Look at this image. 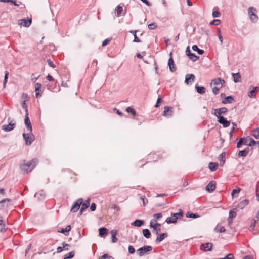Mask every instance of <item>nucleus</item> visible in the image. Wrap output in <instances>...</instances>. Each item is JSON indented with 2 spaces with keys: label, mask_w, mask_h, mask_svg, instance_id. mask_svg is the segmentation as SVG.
<instances>
[{
  "label": "nucleus",
  "mask_w": 259,
  "mask_h": 259,
  "mask_svg": "<svg viewBox=\"0 0 259 259\" xmlns=\"http://www.w3.org/2000/svg\"><path fill=\"white\" fill-rule=\"evenodd\" d=\"M218 37H219V40L221 42V44L222 45L223 43V38L221 34V30L220 29H219L218 30Z\"/></svg>",
  "instance_id": "obj_51"
},
{
  "label": "nucleus",
  "mask_w": 259,
  "mask_h": 259,
  "mask_svg": "<svg viewBox=\"0 0 259 259\" xmlns=\"http://www.w3.org/2000/svg\"><path fill=\"white\" fill-rule=\"evenodd\" d=\"M192 49L195 51H197L200 55H202L204 53V50L199 49L198 46L196 45L192 46Z\"/></svg>",
  "instance_id": "obj_40"
},
{
  "label": "nucleus",
  "mask_w": 259,
  "mask_h": 259,
  "mask_svg": "<svg viewBox=\"0 0 259 259\" xmlns=\"http://www.w3.org/2000/svg\"><path fill=\"white\" fill-rule=\"evenodd\" d=\"M24 122L27 130L28 132H32V127L28 117V113L25 114Z\"/></svg>",
  "instance_id": "obj_11"
},
{
  "label": "nucleus",
  "mask_w": 259,
  "mask_h": 259,
  "mask_svg": "<svg viewBox=\"0 0 259 259\" xmlns=\"http://www.w3.org/2000/svg\"><path fill=\"white\" fill-rule=\"evenodd\" d=\"M220 15L221 14L218 11H213L212 12V16L213 18L219 17Z\"/></svg>",
  "instance_id": "obj_52"
},
{
  "label": "nucleus",
  "mask_w": 259,
  "mask_h": 259,
  "mask_svg": "<svg viewBox=\"0 0 259 259\" xmlns=\"http://www.w3.org/2000/svg\"><path fill=\"white\" fill-rule=\"evenodd\" d=\"M22 107L25 109L26 113H28V109H27V106L26 104V101H23L22 103Z\"/></svg>",
  "instance_id": "obj_53"
},
{
  "label": "nucleus",
  "mask_w": 259,
  "mask_h": 259,
  "mask_svg": "<svg viewBox=\"0 0 259 259\" xmlns=\"http://www.w3.org/2000/svg\"><path fill=\"white\" fill-rule=\"evenodd\" d=\"M108 230L105 227H102L99 229V235L101 237H105L107 234Z\"/></svg>",
  "instance_id": "obj_22"
},
{
  "label": "nucleus",
  "mask_w": 259,
  "mask_h": 259,
  "mask_svg": "<svg viewBox=\"0 0 259 259\" xmlns=\"http://www.w3.org/2000/svg\"><path fill=\"white\" fill-rule=\"evenodd\" d=\"M90 199L88 198L84 203L82 202L81 208L82 211H84L90 205Z\"/></svg>",
  "instance_id": "obj_31"
},
{
  "label": "nucleus",
  "mask_w": 259,
  "mask_h": 259,
  "mask_svg": "<svg viewBox=\"0 0 259 259\" xmlns=\"http://www.w3.org/2000/svg\"><path fill=\"white\" fill-rule=\"evenodd\" d=\"M83 200L82 198H79L77 199L76 202L74 203V205L72 207L71 209V212L72 213H74L77 212L79 209L80 205L82 203Z\"/></svg>",
  "instance_id": "obj_8"
},
{
  "label": "nucleus",
  "mask_w": 259,
  "mask_h": 259,
  "mask_svg": "<svg viewBox=\"0 0 259 259\" xmlns=\"http://www.w3.org/2000/svg\"><path fill=\"white\" fill-rule=\"evenodd\" d=\"M15 125H16L15 123H12V122H10L7 125H3L2 126V128L5 132H10V131L13 130L15 128Z\"/></svg>",
  "instance_id": "obj_14"
},
{
  "label": "nucleus",
  "mask_w": 259,
  "mask_h": 259,
  "mask_svg": "<svg viewBox=\"0 0 259 259\" xmlns=\"http://www.w3.org/2000/svg\"><path fill=\"white\" fill-rule=\"evenodd\" d=\"M126 111L128 113H131L134 116H135L136 115V112L135 110L131 107H127L126 109Z\"/></svg>",
  "instance_id": "obj_42"
},
{
  "label": "nucleus",
  "mask_w": 259,
  "mask_h": 259,
  "mask_svg": "<svg viewBox=\"0 0 259 259\" xmlns=\"http://www.w3.org/2000/svg\"><path fill=\"white\" fill-rule=\"evenodd\" d=\"M32 19L30 18L29 19L26 20L25 19H20L18 21V25L20 26H22L25 27H28L31 24Z\"/></svg>",
  "instance_id": "obj_9"
},
{
  "label": "nucleus",
  "mask_w": 259,
  "mask_h": 259,
  "mask_svg": "<svg viewBox=\"0 0 259 259\" xmlns=\"http://www.w3.org/2000/svg\"><path fill=\"white\" fill-rule=\"evenodd\" d=\"M197 92L201 94H203L205 92V88L202 86H198L196 85L195 86Z\"/></svg>",
  "instance_id": "obj_34"
},
{
  "label": "nucleus",
  "mask_w": 259,
  "mask_h": 259,
  "mask_svg": "<svg viewBox=\"0 0 259 259\" xmlns=\"http://www.w3.org/2000/svg\"><path fill=\"white\" fill-rule=\"evenodd\" d=\"M111 38H107L102 42V46L104 47V46H106L107 44H108L111 41Z\"/></svg>",
  "instance_id": "obj_57"
},
{
  "label": "nucleus",
  "mask_w": 259,
  "mask_h": 259,
  "mask_svg": "<svg viewBox=\"0 0 259 259\" xmlns=\"http://www.w3.org/2000/svg\"><path fill=\"white\" fill-rule=\"evenodd\" d=\"M158 236L156 239V242L157 243H159L162 241L165 238L167 237L168 235L167 233H162L160 234H158Z\"/></svg>",
  "instance_id": "obj_23"
},
{
  "label": "nucleus",
  "mask_w": 259,
  "mask_h": 259,
  "mask_svg": "<svg viewBox=\"0 0 259 259\" xmlns=\"http://www.w3.org/2000/svg\"><path fill=\"white\" fill-rule=\"evenodd\" d=\"M186 217L187 218H197L199 217V215L198 213H193L191 211H188L187 212L186 214Z\"/></svg>",
  "instance_id": "obj_36"
},
{
  "label": "nucleus",
  "mask_w": 259,
  "mask_h": 259,
  "mask_svg": "<svg viewBox=\"0 0 259 259\" xmlns=\"http://www.w3.org/2000/svg\"><path fill=\"white\" fill-rule=\"evenodd\" d=\"M71 228L70 225H68L66 226L65 228H61L60 229H59L58 230V232L59 233H63L65 234L66 236H67L68 235V233L70 231Z\"/></svg>",
  "instance_id": "obj_20"
},
{
  "label": "nucleus",
  "mask_w": 259,
  "mask_h": 259,
  "mask_svg": "<svg viewBox=\"0 0 259 259\" xmlns=\"http://www.w3.org/2000/svg\"><path fill=\"white\" fill-rule=\"evenodd\" d=\"M220 23V21L218 19H214L213 21H212L210 24L212 25H218Z\"/></svg>",
  "instance_id": "obj_50"
},
{
  "label": "nucleus",
  "mask_w": 259,
  "mask_h": 259,
  "mask_svg": "<svg viewBox=\"0 0 259 259\" xmlns=\"http://www.w3.org/2000/svg\"><path fill=\"white\" fill-rule=\"evenodd\" d=\"M172 107L165 106L162 115L164 116H169L172 115Z\"/></svg>",
  "instance_id": "obj_18"
},
{
  "label": "nucleus",
  "mask_w": 259,
  "mask_h": 259,
  "mask_svg": "<svg viewBox=\"0 0 259 259\" xmlns=\"http://www.w3.org/2000/svg\"><path fill=\"white\" fill-rule=\"evenodd\" d=\"M241 189L240 188H237V189H233L232 192V193H231V195L233 197H236L235 194H238L240 191Z\"/></svg>",
  "instance_id": "obj_48"
},
{
  "label": "nucleus",
  "mask_w": 259,
  "mask_h": 259,
  "mask_svg": "<svg viewBox=\"0 0 259 259\" xmlns=\"http://www.w3.org/2000/svg\"><path fill=\"white\" fill-rule=\"evenodd\" d=\"M220 259H234V256L232 254L229 253L223 258H220Z\"/></svg>",
  "instance_id": "obj_58"
},
{
  "label": "nucleus",
  "mask_w": 259,
  "mask_h": 259,
  "mask_svg": "<svg viewBox=\"0 0 259 259\" xmlns=\"http://www.w3.org/2000/svg\"><path fill=\"white\" fill-rule=\"evenodd\" d=\"M162 217V214L161 213L154 214L153 215V217L155 219H160Z\"/></svg>",
  "instance_id": "obj_62"
},
{
  "label": "nucleus",
  "mask_w": 259,
  "mask_h": 259,
  "mask_svg": "<svg viewBox=\"0 0 259 259\" xmlns=\"http://www.w3.org/2000/svg\"><path fill=\"white\" fill-rule=\"evenodd\" d=\"M111 234L112 236V242L113 243L117 242L118 240L116 237L117 231L115 230H112L111 231Z\"/></svg>",
  "instance_id": "obj_32"
},
{
  "label": "nucleus",
  "mask_w": 259,
  "mask_h": 259,
  "mask_svg": "<svg viewBox=\"0 0 259 259\" xmlns=\"http://www.w3.org/2000/svg\"><path fill=\"white\" fill-rule=\"evenodd\" d=\"M157 26L156 23H152L148 25V28L150 30H154L157 28Z\"/></svg>",
  "instance_id": "obj_49"
},
{
  "label": "nucleus",
  "mask_w": 259,
  "mask_h": 259,
  "mask_svg": "<svg viewBox=\"0 0 259 259\" xmlns=\"http://www.w3.org/2000/svg\"><path fill=\"white\" fill-rule=\"evenodd\" d=\"M249 139L250 140V142L248 143L247 142H245L244 143L245 145H247L249 146H252L255 145L257 143L259 144V141H255L252 138H249Z\"/></svg>",
  "instance_id": "obj_35"
},
{
  "label": "nucleus",
  "mask_w": 259,
  "mask_h": 259,
  "mask_svg": "<svg viewBox=\"0 0 259 259\" xmlns=\"http://www.w3.org/2000/svg\"><path fill=\"white\" fill-rule=\"evenodd\" d=\"M252 136L256 139L259 138V128L252 131Z\"/></svg>",
  "instance_id": "obj_44"
},
{
  "label": "nucleus",
  "mask_w": 259,
  "mask_h": 259,
  "mask_svg": "<svg viewBox=\"0 0 259 259\" xmlns=\"http://www.w3.org/2000/svg\"><path fill=\"white\" fill-rule=\"evenodd\" d=\"M116 10L117 12V15L119 16L121 15V12L123 10L122 7L120 5H118L116 8Z\"/></svg>",
  "instance_id": "obj_45"
},
{
  "label": "nucleus",
  "mask_w": 259,
  "mask_h": 259,
  "mask_svg": "<svg viewBox=\"0 0 259 259\" xmlns=\"http://www.w3.org/2000/svg\"><path fill=\"white\" fill-rule=\"evenodd\" d=\"M236 216V212L234 210H230L229 211V215L228 218H230V219H233Z\"/></svg>",
  "instance_id": "obj_47"
},
{
  "label": "nucleus",
  "mask_w": 259,
  "mask_h": 259,
  "mask_svg": "<svg viewBox=\"0 0 259 259\" xmlns=\"http://www.w3.org/2000/svg\"><path fill=\"white\" fill-rule=\"evenodd\" d=\"M152 250V247L151 246H144L139 248L137 252L140 256H143L145 254Z\"/></svg>",
  "instance_id": "obj_7"
},
{
  "label": "nucleus",
  "mask_w": 259,
  "mask_h": 259,
  "mask_svg": "<svg viewBox=\"0 0 259 259\" xmlns=\"http://www.w3.org/2000/svg\"><path fill=\"white\" fill-rule=\"evenodd\" d=\"M143 234L146 238H149L151 236V232L148 229L143 230Z\"/></svg>",
  "instance_id": "obj_38"
},
{
  "label": "nucleus",
  "mask_w": 259,
  "mask_h": 259,
  "mask_svg": "<svg viewBox=\"0 0 259 259\" xmlns=\"http://www.w3.org/2000/svg\"><path fill=\"white\" fill-rule=\"evenodd\" d=\"M248 202L249 201L248 200H243L238 204V207L240 209H243L248 204Z\"/></svg>",
  "instance_id": "obj_29"
},
{
  "label": "nucleus",
  "mask_w": 259,
  "mask_h": 259,
  "mask_svg": "<svg viewBox=\"0 0 259 259\" xmlns=\"http://www.w3.org/2000/svg\"><path fill=\"white\" fill-rule=\"evenodd\" d=\"M137 32V30H132V31H130V32L131 33H132L134 37L133 41L135 42H140L141 41L137 36V35H136Z\"/></svg>",
  "instance_id": "obj_39"
},
{
  "label": "nucleus",
  "mask_w": 259,
  "mask_h": 259,
  "mask_svg": "<svg viewBox=\"0 0 259 259\" xmlns=\"http://www.w3.org/2000/svg\"><path fill=\"white\" fill-rule=\"evenodd\" d=\"M38 162L37 159H33L30 161L24 163L21 166V169L24 172L28 173L32 170L35 165Z\"/></svg>",
  "instance_id": "obj_1"
},
{
  "label": "nucleus",
  "mask_w": 259,
  "mask_h": 259,
  "mask_svg": "<svg viewBox=\"0 0 259 259\" xmlns=\"http://www.w3.org/2000/svg\"><path fill=\"white\" fill-rule=\"evenodd\" d=\"M249 152V148L247 147L245 149L240 151L238 153V156L239 157H245Z\"/></svg>",
  "instance_id": "obj_26"
},
{
  "label": "nucleus",
  "mask_w": 259,
  "mask_h": 259,
  "mask_svg": "<svg viewBox=\"0 0 259 259\" xmlns=\"http://www.w3.org/2000/svg\"><path fill=\"white\" fill-rule=\"evenodd\" d=\"M214 112H212V114H214L217 118L223 117L222 114H226L228 112V109L226 107H222L218 109H213Z\"/></svg>",
  "instance_id": "obj_6"
},
{
  "label": "nucleus",
  "mask_w": 259,
  "mask_h": 259,
  "mask_svg": "<svg viewBox=\"0 0 259 259\" xmlns=\"http://www.w3.org/2000/svg\"><path fill=\"white\" fill-rule=\"evenodd\" d=\"M96 205L95 204V203H93L91 205V207H90V210L91 211H94L96 210Z\"/></svg>",
  "instance_id": "obj_60"
},
{
  "label": "nucleus",
  "mask_w": 259,
  "mask_h": 259,
  "mask_svg": "<svg viewBox=\"0 0 259 259\" xmlns=\"http://www.w3.org/2000/svg\"><path fill=\"white\" fill-rule=\"evenodd\" d=\"M218 164L214 162H210L209 164V168L212 171H215L217 170Z\"/></svg>",
  "instance_id": "obj_33"
},
{
  "label": "nucleus",
  "mask_w": 259,
  "mask_h": 259,
  "mask_svg": "<svg viewBox=\"0 0 259 259\" xmlns=\"http://www.w3.org/2000/svg\"><path fill=\"white\" fill-rule=\"evenodd\" d=\"M74 255V253L73 251H71L68 253L67 254L65 255L64 259H71L73 257Z\"/></svg>",
  "instance_id": "obj_46"
},
{
  "label": "nucleus",
  "mask_w": 259,
  "mask_h": 259,
  "mask_svg": "<svg viewBox=\"0 0 259 259\" xmlns=\"http://www.w3.org/2000/svg\"><path fill=\"white\" fill-rule=\"evenodd\" d=\"M35 92L41 91V84L39 83H37L35 85Z\"/></svg>",
  "instance_id": "obj_55"
},
{
  "label": "nucleus",
  "mask_w": 259,
  "mask_h": 259,
  "mask_svg": "<svg viewBox=\"0 0 259 259\" xmlns=\"http://www.w3.org/2000/svg\"><path fill=\"white\" fill-rule=\"evenodd\" d=\"M69 246L70 245L69 244L65 243V242L62 243L63 250H68L69 249Z\"/></svg>",
  "instance_id": "obj_54"
},
{
  "label": "nucleus",
  "mask_w": 259,
  "mask_h": 259,
  "mask_svg": "<svg viewBox=\"0 0 259 259\" xmlns=\"http://www.w3.org/2000/svg\"><path fill=\"white\" fill-rule=\"evenodd\" d=\"M256 10L253 7H250L248 9V14L251 21L253 23H256L258 19V17L256 14Z\"/></svg>",
  "instance_id": "obj_3"
},
{
  "label": "nucleus",
  "mask_w": 259,
  "mask_h": 259,
  "mask_svg": "<svg viewBox=\"0 0 259 259\" xmlns=\"http://www.w3.org/2000/svg\"><path fill=\"white\" fill-rule=\"evenodd\" d=\"M257 88H258L257 87H253L252 89L250 91L249 93L248 94V96L250 98H252L255 96V95L256 93V90Z\"/></svg>",
  "instance_id": "obj_37"
},
{
  "label": "nucleus",
  "mask_w": 259,
  "mask_h": 259,
  "mask_svg": "<svg viewBox=\"0 0 259 259\" xmlns=\"http://www.w3.org/2000/svg\"><path fill=\"white\" fill-rule=\"evenodd\" d=\"M150 227L153 228L156 234L158 235L161 231V224L156 222L155 219H152L150 222Z\"/></svg>",
  "instance_id": "obj_5"
},
{
  "label": "nucleus",
  "mask_w": 259,
  "mask_h": 259,
  "mask_svg": "<svg viewBox=\"0 0 259 259\" xmlns=\"http://www.w3.org/2000/svg\"><path fill=\"white\" fill-rule=\"evenodd\" d=\"M212 82L214 83L215 85H219L220 84H224L225 83L224 80L221 79V78L218 77L216 78H214L212 80Z\"/></svg>",
  "instance_id": "obj_27"
},
{
  "label": "nucleus",
  "mask_w": 259,
  "mask_h": 259,
  "mask_svg": "<svg viewBox=\"0 0 259 259\" xmlns=\"http://www.w3.org/2000/svg\"><path fill=\"white\" fill-rule=\"evenodd\" d=\"M245 142H247V139H246L243 138H240V140H239V141L238 142L237 144V148L240 147L241 145L242 144H244V143Z\"/></svg>",
  "instance_id": "obj_41"
},
{
  "label": "nucleus",
  "mask_w": 259,
  "mask_h": 259,
  "mask_svg": "<svg viewBox=\"0 0 259 259\" xmlns=\"http://www.w3.org/2000/svg\"><path fill=\"white\" fill-rule=\"evenodd\" d=\"M256 196L257 198V200L259 201V188H256Z\"/></svg>",
  "instance_id": "obj_64"
},
{
  "label": "nucleus",
  "mask_w": 259,
  "mask_h": 259,
  "mask_svg": "<svg viewBox=\"0 0 259 259\" xmlns=\"http://www.w3.org/2000/svg\"><path fill=\"white\" fill-rule=\"evenodd\" d=\"M8 76H9V72L7 71H5L4 80V82H3V86L4 88H5L6 83L8 81Z\"/></svg>",
  "instance_id": "obj_43"
},
{
  "label": "nucleus",
  "mask_w": 259,
  "mask_h": 259,
  "mask_svg": "<svg viewBox=\"0 0 259 259\" xmlns=\"http://www.w3.org/2000/svg\"><path fill=\"white\" fill-rule=\"evenodd\" d=\"M128 250L129 253H131V254H133L135 252V248L132 245H130L128 246Z\"/></svg>",
  "instance_id": "obj_59"
},
{
  "label": "nucleus",
  "mask_w": 259,
  "mask_h": 259,
  "mask_svg": "<svg viewBox=\"0 0 259 259\" xmlns=\"http://www.w3.org/2000/svg\"><path fill=\"white\" fill-rule=\"evenodd\" d=\"M144 224V221L141 220H136L131 223V225L136 227H141Z\"/></svg>",
  "instance_id": "obj_28"
},
{
  "label": "nucleus",
  "mask_w": 259,
  "mask_h": 259,
  "mask_svg": "<svg viewBox=\"0 0 259 259\" xmlns=\"http://www.w3.org/2000/svg\"><path fill=\"white\" fill-rule=\"evenodd\" d=\"M216 187V183L214 181H210L206 187V190L209 192H213Z\"/></svg>",
  "instance_id": "obj_15"
},
{
  "label": "nucleus",
  "mask_w": 259,
  "mask_h": 259,
  "mask_svg": "<svg viewBox=\"0 0 259 259\" xmlns=\"http://www.w3.org/2000/svg\"><path fill=\"white\" fill-rule=\"evenodd\" d=\"M46 194L44 191H40L35 193L34 197L39 200H42L45 198Z\"/></svg>",
  "instance_id": "obj_21"
},
{
  "label": "nucleus",
  "mask_w": 259,
  "mask_h": 259,
  "mask_svg": "<svg viewBox=\"0 0 259 259\" xmlns=\"http://www.w3.org/2000/svg\"><path fill=\"white\" fill-rule=\"evenodd\" d=\"M23 137L26 144L27 145H31L34 140V136L32 134V132H29L28 133H23Z\"/></svg>",
  "instance_id": "obj_4"
},
{
  "label": "nucleus",
  "mask_w": 259,
  "mask_h": 259,
  "mask_svg": "<svg viewBox=\"0 0 259 259\" xmlns=\"http://www.w3.org/2000/svg\"><path fill=\"white\" fill-rule=\"evenodd\" d=\"M219 91V88L217 87H214L212 89V91L214 94L217 95Z\"/></svg>",
  "instance_id": "obj_61"
},
{
  "label": "nucleus",
  "mask_w": 259,
  "mask_h": 259,
  "mask_svg": "<svg viewBox=\"0 0 259 259\" xmlns=\"http://www.w3.org/2000/svg\"><path fill=\"white\" fill-rule=\"evenodd\" d=\"M234 82L238 83L241 82V75L239 73H232Z\"/></svg>",
  "instance_id": "obj_24"
},
{
  "label": "nucleus",
  "mask_w": 259,
  "mask_h": 259,
  "mask_svg": "<svg viewBox=\"0 0 259 259\" xmlns=\"http://www.w3.org/2000/svg\"><path fill=\"white\" fill-rule=\"evenodd\" d=\"M186 55L189 57L190 59H191L193 62L196 61L198 59H199V57L196 56L195 54H193L191 52L189 47H187L186 50Z\"/></svg>",
  "instance_id": "obj_10"
},
{
  "label": "nucleus",
  "mask_w": 259,
  "mask_h": 259,
  "mask_svg": "<svg viewBox=\"0 0 259 259\" xmlns=\"http://www.w3.org/2000/svg\"><path fill=\"white\" fill-rule=\"evenodd\" d=\"M212 244L210 243H205L202 244L200 246V249L204 251H209L211 250Z\"/></svg>",
  "instance_id": "obj_16"
},
{
  "label": "nucleus",
  "mask_w": 259,
  "mask_h": 259,
  "mask_svg": "<svg viewBox=\"0 0 259 259\" xmlns=\"http://www.w3.org/2000/svg\"><path fill=\"white\" fill-rule=\"evenodd\" d=\"M218 160L221 162L220 164L221 166H223L225 161V153H222L218 157Z\"/></svg>",
  "instance_id": "obj_25"
},
{
  "label": "nucleus",
  "mask_w": 259,
  "mask_h": 259,
  "mask_svg": "<svg viewBox=\"0 0 259 259\" xmlns=\"http://www.w3.org/2000/svg\"><path fill=\"white\" fill-rule=\"evenodd\" d=\"M11 200L9 198H5L0 201V210L8 207Z\"/></svg>",
  "instance_id": "obj_13"
},
{
  "label": "nucleus",
  "mask_w": 259,
  "mask_h": 259,
  "mask_svg": "<svg viewBox=\"0 0 259 259\" xmlns=\"http://www.w3.org/2000/svg\"><path fill=\"white\" fill-rule=\"evenodd\" d=\"M109 256L107 254H104L99 257V259H107Z\"/></svg>",
  "instance_id": "obj_63"
},
{
  "label": "nucleus",
  "mask_w": 259,
  "mask_h": 259,
  "mask_svg": "<svg viewBox=\"0 0 259 259\" xmlns=\"http://www.w3.org/2000/svg\"><path fill=\"white\" fill-rule=\"evenodd\" d=\"M218 122L219 123L222 124L224 127H227L230 124V121L227 120L224 117H220L218 118Z\"/></svg>",
  "instance_id": "obj_12"
},
{
  "label": "nucleus",
  "mask_w": 259,
  "mask_h": 259,
  "mask_svg": "<svg viewBox=\"0 0 259 259\" xmlns=\"http://www.w3.org/2000/svg\"><path fill=\"white\" fill-rule=\"evenodd\" d=\"M168 66H169V70L171 72H174L176 70V67L174 65V60L171 56L169 58Z\"/></svg>",
  "instance_id": "obj_19"
},
{
  "label": "nucleus",
  "mask_w": 259,
  "mask_h": 259,
  "mask_svg": "<svg viewBox=\"0 0 259 259\" xmlns=\"http://www.w3.org/2000/svg\"><path fill=\"white\" fill-rule=\"evenodd\" d=\"M195 78V77L194 74H187L185 76V82L187 84H192V83L194 81Z\"/></svg>",
  "instance_id": "obj_17"
},
{
  "label": "nucleus",
  "mask_w": 259,
  "mask_h": 259,
  "mask_svg": "<svg viewBox=\"0 0 259 259\" xmlns=\"http://www.w3.org/2000/svg\"><path fill=\"white\" fill-rule=\"evenodd\" d=\"M47 62L50 67L53 68H55L56 67V66L54 65V64L50 59H47Z\"/></svg>",
  "instance_id": "obj_56"
},
{
  "label": "nucleus",
  "mask_w": 259,
  "mask_h": 259,
  "mask_svg": "<svg viewBox=\"0 0 259 259\" xmlns=\"http://www.w3.org/2000/svg\"><path fill=\"white\" fill-rule=\"evenodd\" d=\"M183 215V212L181 209L179 210V211L177 213H172L171 217L167 218L166 219L165 222L167 224L174 223L175 224L177 222V220L181 217Z\"/></svg>",
  "instance_id": "obj_2"
},
{
  "label": "nucleus",
  "mask_w": 259,
  "mask_h": 259,
  "mask_svg": "<svg viewBox=\"0 0 259 259\" xmlns=\"http://www.w3.org/2000/svg\"><path fill=\"white\" fill-rule=\"evenodd\" d=\"M234 100V99L232 96H229L226 97L222 102V103L224 104L227 103H231L232 101Z\"/></svg>",
  "instance_id": "obj_30"
}]
</instances>
